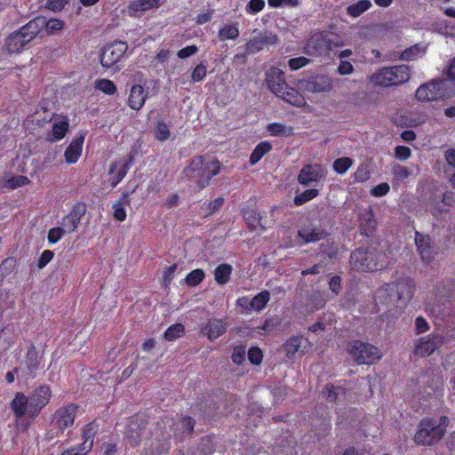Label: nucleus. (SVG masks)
<instances>
[{"label":"nucleus","instance_id":"1","mask_svg":"<svg viewBox=\"0 0 455 455\" xmlns=\"http://www.w3.org/2000/svg\"><path fill=\"white\" fill-rule=\"evenodd\" d=\"M52 395L51 387L46 384L36 387L28 395L19 391L11 401L10 408L17 419L27 417L33 421L50 403Z\"/></svg>","mask_w":455,"mask_h":455},{"label":"nucleus","instance_id":"2","mask_svg":"<svg viewBox=\"0 0 455 455\" xmlns=\"http://www.w3.org/2000/svg\"><path fill=\"white\" fill-rule=\"evenodd\" d=\"M220 163L219 160L206 162L202 156L193 157L184 168L183 176L194 180L199 190L206 188L212 178L219 174Z\"/></svg>","mask_w":455,"mask_h":455},{"label":"nucleus","instance_id":"3","mask_svg":"<svg viewBox=\"0 0 455 455\" xmlns=\"http://www.w3.org/2000/svg\"><path fill=\"white\" fill-rule=\"evenodd\" d=\"M448 424L446 417L422 419L414 435V442L418 445L432 446L444 435Z\"/></svg>","mask_w":455,"mask_h":455},{"label":"nucleus","instance_id":"4","mask_svg":"<svg viewBox=\"0 0 455 455\" xmlns=\"http://www.w3.org/2000/svg\"><path fill=\"white\" fill-rule=\"evenodd\" d=\"M451 83L447 79H433L424 83L415 92L417 101L427 103L451 98L453 92L450 89Z\"/></svg>","mask_w":455,"mask_h":455},{"label":"nucleus","instance_id":"5","mask_svg":"<svg viewBox=\"0 0 455 455\" xmlns=\"http://www.w3.org/2000/svg\"><path fill=\"white\" fill-rule=\"evenodd\" d=\"M339 36L329 31L314 33L305 45V52L311 56H323L341 46Z\"/></svg>","mask_w":455,"mask_h":455},{"label":"nucleus","instance_id":"6","mask_svg":"<svg viewBox=\"0 0 455 455\" xmlns=\"http://www.w3.org/2000/svg\"><path fill=\"white\" fill-rule=\"evenodd\" d=\"M411 76V69L407 65L387 67L371 76V82L383 87L397 86L407 83Z\"/></svg>","mask_w":455,"mask_h":455},{"label":"nucleus","instance_id":"7","mask_svg":"<svg viewBox=\"0 0 455 455\" xmlns=\"http://www.w3.org/2000/svg\"><path fill=\"white\" fill-rule=\"evenodd\" d=\"M28 26L29 21L5 38L4 49L9 54L20 53L26 46L36 37L34 29L28 28Z\"/></svg>","mask_w":455,"mask_h":455},{"label":"nucleus","instance_id":"8","mask_svg":"<svg viewBox=\"0 0 455 455\" xmlns=\"http://www.w3.org/2000/svg\"><path fill=\"white\" fill-rule=\"evenodd\" d=\"M297 86L305 92H328L333 88V80L328 75L315 74L299 79Z\"/></svg>","mask_w":455,"mask_h":455},{"label":"nucleus","instance_id":"9","mask_svg":"<svg viewBox=\"0 0 455 455\" xmlns=\"http://www.w3.org/2000/svg\"><path fill=\"white\" fill-rule=\"evenodd\" d=\"M148 425V419L144 413H136L131 416L125 428L124 440L131 447L139 445L142 439L143 432Z\"/></svg>","mask_w":455,"mask_h":455},{"label":"nucleus","instance_id":"10","mask_svg":"<svg viewBox=\"0 0 455 455\" xmlns=\"http://www.w3.org/2000/svg\"><path fill=\"white\" fill-rule=\"evenodd\" d=\"M128 50V45L124 41H115L107 44L100 55V64L106 68L116 65Z\"/></svg>","mask_w":455,"mask_h":455},{"label":"nucleus","instance_id":"11","mask_svg":"<svg viewBox=\"0 0 455 455\" xmlns=\"http://www.w3.org/2000/svg\"><path fill=\"white\" fill-rule=\"evenodd\" d=\"M326 177V170L321 164H305L299 171L297 180L304 186L308 187L312 183L322 181Z\"/></svg>","mask_w":455,"mask_h":455},{"label":"nucleus","instance_id":"12","mask_svg":"<svg viewBox=\"0 0 455 455\" xmlns=\"http://www.w3.org/2000/svg\"><path fill=\"white\" fill-rule=\"evenodd\" d=\"M78 408L76 403H69L55 411L53 422L61 433L73 427Z\"/></svg>","mask_w":455,"mask_h":455},{"label":"nucleus","instance_id":"13","mask_svg":"<svg viewBox=\"0 0 455 455\" xmlns=\"http://www.w3.org/2000/svg\"><path fill=\"white\" fill-rule=\"evenodd\" d=\"M442 344L441 336L430 334L415 341L414 353L419 356L426 357L432 355Z\"/></svg>","mask_w":455,"mask_h":455},{"label":"nucleus","instance_id":"14","mask_svg":"<svg viewBox=\"0 0 455 455\" xmlns=\"http://www.w3.org/2000/svg\"><path fill=\"white\" fill-rule=\"evenodd\" d=\"M85 212L86 205L83 202H77L72 206L70 212L65 215L61 220L62 228L66 233L70 234L77 228Z\"/></svg>","mask_w":455,"mask_h":455},{"label":"nucleus","instance_id":"15","mask_svg":"<svg viewBox=\"0 0 455 455\" xmlns=\"http://www.w3.org/2000/svg\"><path fill=\"white\" fill-rule=\"evenodd\" d=\"M28 28H32L37 36L44 28L48 34H52L61 30L64 28V21L59 19L52 18L46 20L43 16H36L29 20Z\"/></svg>","mask_w":455,"mask_h":455},{"label":"nucleus","instance_id":"16","mask_svg":"<svg viewBox=\"0 0 455 455\" xmlns=\"http://www.w3.org/2000/svg\"><path fill=\"white\" fill-rule=\"evenodd\" d=\"M24 363L26 367V374L31 379H35L37 371L43 369V355H39L34 344L30 345L28 348Z\"/></svg>","mask_w":455,"mask_h":455},{"label":"nucleus","instance_id":"17","mask_svg":"<svg viewBox=\"0 0 455 455\" xmlns=\"http://www.w3.org/2000/svg\"><path fill=\"white\" fill-rule=\"evenodd\" d=\"M277 41L278 37L276 35L265 32L251 38L245 44V50L249 54H254L268 45L275 44Z\"/></svg>","mask_w":455,"mask_h":455},{"label":"nucleus","instance_id":"18","mask_svg":"<svg viewBox=\"0 0 455 455\" xmlns=\"http://www.w3.org/2000/svg\"><path fill=\"white\" fill-rule=\"evenodd\" d=\"M393 291L395 289L399 307H405L413 295L414 284L411 279L403 278L392 283Z\"/></svg>","mask_w":455,"mask_h":455},{"label":"nucleus","instance_id":"19","mask_svg":"<svg viewBox=\"0 0 455 455\" xmlns=\"http://www.w3.org/2000/svg\"><path fill=\"white\" fill-rule=\"evenodd\" d=\"M227 323L222 319L211 318L201 325L200 333L213 341L226 332Z\"/></svg>","mask_w":455,"mask_h":455},{"label":"nucleus","instance_id":"20","mask_svg":"<svg viewBox=\"0 0 455 455\" xmlns=\"http://www.w3.org/2000/svg\"><path fill=\"white\" fill-rule=\"evenodd\" d=\"M266 82L269 90L275 93L282 92L283 89L287 88L285 74L278 68H271L266 74Z\"/></svg>","mask_w":455,"mask_h":455},{"label":"nucleus","instance_id":"21","mask_svg":"<svg viewBox=\"0 0 455 455\" xmlns=\"http://www.w3.org/2000/svg\"><path fill=\"white\" fill-rule=\"evenodd\" d=\"M148 97V91L141 84H133L127 99V106L136 111L140 110Z\"/></svg>","mask_w":455,"mask_h":455},{"label":"nucleus","instance_id":"22","mask_svg":"<svg viewBox=\"0 0 455 455\" xmlns=\"http://www.w3.org/2000/svg\"><path fill=\"white\" fill-rule=\"evenodd\" d=\"M415 243L421 259L427 263L432 262L435 259V251L432 246L430 237L416 232Z\"/></svg>","mask_w":455,"mask_h":455},{"label":"nucleus","instance_id":"23","mask_svg":"<svg viewBox=\"0 0 455 455\" xmlns=\"http://www.w3.org/2000/svg\"><path fill=\"white\" fill-rule=\"evenodd\" d=\"M347 352L358 364H370L367 361L370 358V348L368 343L353 340L347 345Z\"/></svg>","mask_w":455,"mask_h":455},{"label":"nucleus","instance_id":"24","mask_svg":"<svg viewBox=\"0 0 455 455\" xmlns=\"http://www.w3.org/2000/svg\"><path fill=\"white\" fill-rule=\"evenodd\" d=\"M351 268L357 272H367L370 269L369 251L358 248L350 255Z\"/></svg>","mask_w":455,"mask_h":455},{"label":"nucleus","instance_id":"25","mask_svg":"<svg viewBox=\"0 0 455 455\" xmlns=\"http://www.w3.org/2000/svg\"><path fill=\"white\" fill-rule=\"evenodd\" d=\"M84 139L85 136L84 134L76 136L72 140L71 143L68 146L64 152L65 161L68 164H72L78 162L82 155Z\"/></svg>","mask_w":455,"mask_h":455},{"label":"nucleus","instance_id":"26","mask_svg":"<svg viewBox=\"0 0 455 455\" xmlns=\"http://www.w3.org/2000/svg\"><path fill=\"white\" fill-rule=\"evenodd\" d=\"M196 421L189 416H183L175 423L173 436L182 442L184 438L193 433Z\"/></svg>","mask_w":455,"mask_h":455},{"label":"nucleus","instance_id":"27","mask_svg":"<svg viewBox=\"0 0 455 455\" xmlns=\"http://www.w3.org/2000/svg\"><path fill=\"white\" fill-rule=\"evenodd\" d=\"M163 3L160 0H134L127 6V12L131 17H136L139 12L159 8Z\"/></svg>","mask_w":455,"mask_h":455},{"label":"nucleus","instance_id":"28","mask_svg":"<svg viewBox=\"0 0 455 455\" xmlns=\"http://www.w3.org/2000/svg\"><path fill=\"white\" fill-rule=\"evenodd\" d=\"M275 95L295 107H303L306 104V100L303 95L298 90L290 87L288 84L287 88L283 89L282 92H278V94Z\"/></svg>","mask_w":455,"mask_h":455},{"label":"nucleus","instance_id":"29","mask_svg":"<svg viewBox=\"0 0 455 455\" xmlns=\"http://www.w3.org/2000/svg\"><path fill=\"white\" fill-rule=\"evenodd\" d=\"M242 215L251 231H254L258 228L261 230L265 229V227L260 221L261 216L255 209L251 207H245L242 210Z\"/></svg>","mask_w":455,"mask_h":455},{"label":"nucleus","instance_id":"30","mask_svg":"<svg viewBox=\"0 0 455 455\" xmlns=\"http://www.w3.org/2000/svg\"><path fill=\"white\" fill-rule=\"evenodd\" d=\"M68 129L69 123L66 116H63L60 120L54 121L51 132L52 137H48V140L52 142L61 140L66 136Z\"/></svg>","mask_w":455,"mask_h":455},{"label":"nucleus","instance_id":"31","mask_svg":"<svg viewBox=\"0 0 455 455\" xmlns=\"http://www.w3.org/2000/svg\"><path fill=\"white\" fill-rule=\"evenodd\" d=\"M326 236V232L319 228H304L298 231V237L303 240L304 243L318 242Z\"/></svg>","mask_w":455,"mask_h":455},{"label":"nucleus","instance_id":"32","mask_svg":"<svg viewBox=\"0 0 455 455\" xmlns=\"http://www.w3.org/2000/svg\"><path fill=\"white\" fill-rule=\"evenodd\" d=\"M232 272L233 267L230 264L221 263L218 265L213 271L216 283L220 285L227 284L230 281Z\"/></svg>","mask_w":455,"mask_h":455},{"label":"nucleus","instance_id":"33","mask_svg":"<svg viewBox=\"0 0 455 455\" xmlns=\"http://www.w3.org/2000/svg\"><path fill=\"white\" fill-rule=\"evenodd\" d=\"M272 144L269 141L264 140L259 142L250 156V164L254 165L259 163L266 154L272 150Z\"/></svg>","mask_w":455,"mask_h":455},{"label":"nucleus","instance_id":"34","mask_svg":"<svg viewBox=\"0 0 455 455\" xmlns=\"http://www.w3.org/2000/svg\"><path fill=\"white\" fill-rule=\"evenodd\" d=\"M426 52L427 47L425 45L417 44L413 46L405 49L401 53V59L405 61H412L423 57Z\"/></svg>","mask_w":455,"mask_h":455},{"label":"nucleus","instance_id":"35","mask_svg":"<svg viewBox=\"0 0 455 455\" xmlns=\"http://www.w3.org/2000/svg\"><path fill=\"white\" fill-rule=\"evenodd\" d=\"M267 131L271 136L289 137L293 135V127L281 123H271L267 124Z\"/></svg>","mask_w":455,"mask_h":455},{"label":"nucleus","instance_id":"36","mask_svg":"<svg viewBox=\"0 0 455 455\" xmlns=\"http://www.w3.org/2000/svg\"><path fill=\"white\" fill-rule=\"evenodd\" d=\"M269 300L270 292L267 290H264L251 299L250 307H251L254 311L259 312L267 307Z\"/></svg>","mask_w":455,"mask_h":455},{"label":"nucleus","instance_id":"37","mask_svg":"<svg viewBox=\"0 0 455 455\" xmlns=\"http://www.w3.org/2000/svg\"><path fill=\"white\" fill-rule=\"evenodd\" d=\"M301 339L302 338L300 336H292L283 345V348L287 358H294V355L301 347Z\"/></svg>","mask_w":455,"mask_h":455},{"label":"nucleus","instance_id":"38","mask_svg":"<svg viewBox=\"0 0 455 455\" xmlns=\"http://www.w3.org/2000/svg\"><path fill=\"white\" fill-rule=\"evenodd\" d=\"M239 28L237 24H226L221 27L218 32L220 40H235L239 36Z\"/></svg>","mask_w":455,"mask_h":455},{"label":"nucleus","instance_id":"39","mask_svg":"<svg viewBox=\"0 0 455 455\" xmlns=\"http://www.w3.org/2000/svg\"><path fill=\"white\" fill-rule=\"evenodd\" d=\"M99 423L96 420L87 423L82 429L84 442L91 443L93 447L94 438L99 431Z\"/></svg>","mask_w":455,"mask_h":455},{"label":"nucleus","instance_id":"40","mask_svg":"<svg viewBox=\"0 0 455 455\" xmlns=\"http://www.w3.org/2000/svg\"><path fill=\"white\" fill-rule=\"evenodd\" d=\"M94 87L105 93L106 95H114L117 92L115 83L107 78H99L94 83Z\"/></svg>","mask_w":455,"mask_h":455},{"label":"nucleus","instance_id":"41","mask_svg":"<svg viewBox=\"0 0 455 455\" xmlns=\"http://www.w3.org/2000/svg\"><path fill=\"white\" fill-rule=\"evenodd\" d=\"M132 162H133V156L130 154L128 156V160L125 161L122 164V166L118 169V171L111 178L112 187H116L118 183H120L123 180V179L126 176Z\"/></svg>","mask_w":455,"mask_h":455},{"label":"nucleus","instance_id":"42","mask_svg":"<svg viewBox=\"0 0 455 455\" xmlns=\"http://www.w3.org/2000/svg\"><path fill=\"white\" fill-rule=\"evenodd\" d=\"M31 180L22 175L10 176L4 180V186L10 189H16L20 187L28 185Z\"/></svg>","mask_w":455,"mask_h":455},{"label":"nucleus","instance_id":"43","mask_svg":"<svg viewBox=\"0 0 455 455\" xmlns=\"http://www.w3.org/2000/svg\"><path fill=\"white\" fill-rule=\"evenodd\" d=\"M318 195L319 190L317 188H308L302 193L297 194L293 199V203L296 206H300L315 198Z\"/></svg>","mask_w":455,"mask_h":455},{"label":"nucleus","instance_id":"44","mask_svg":"<svg viewBox=\"0 0 455 455\" xmlns=\"http://www.w3.org/2000/svg\"><path fill=\"white\" fill-rule=\"evenodd\" d=\"M205 274L202 268L190 271L185 277V283L189 287L199 285L204 279Z\"/></svg>","mask_w":455,"mask_h":455},{"label":"nucleus","instance_id":"45","mask_svg":"<svg viewBox=\"0 0 455 455\" xmlns=\"http://www.w3.org/2000/svg\"><path fill=\"white\" fill-rule=\"evenodd\" d=\"M370 8V0H359L357 3L350 4L347 8V13L354 18L359 17L363 12Z\"/></svg>","mask_w":455,"mask_h":455},{"label":"nucleus","instance_id":"46","mask_svg":"<svg viewBox=\"0 0 455 455\" xmlns=\"http://www.w3.org/2000/svg\"><path fill=\"white\" fill-rule=\"evenodd\" d=\"M185 328L181 323L170 325L164 331V337L168 341H173L184 334Z\"/></svg>","mask_w":455,"mask_h":455},{"label":"nucleus","instance_id":"47","mask_svg":"<svg viewBox=\"0 0 455 455\" xmlns=\"http://www.w3.org/2000/svg\"><path fill=\"white\" fill-rule=\"evenodd\" d=\"M353 160L350 157H339L333 162L332 167L336 173L344 174L352 166Z\"/></svg>","mask_w":455,"mask_h":455},{"label":"nucleus","instance_id":"48","mask_svg":"<svg viewBox=\"0 0 455 455\" xmlns=\"http://www.w3.org/2000/svg\"><path fill=\"white\" fill-rule=\"evenodd\" d=\"M223 204V197H217L214 200L209 201L208 203H204L203 204V209L204 210V216H210L215 213L222 207Z\"/></svg>","mask_w":455,"mask_h":455},{"label":"nucleus","instance_id":"49","mask_svg":"<svg viewBox=\"0 0 455 455\" xmlns=\"http://www.w3.org/2000/svg\"><path fill=\"white\" fill-rule=\"evenodd\" d=\"M207 75V65L206 61H202L197 64L192 73H191V80L193 83H198L203 81Z\"/></svg>","mask_w":455,"mask_h":455},{"label":"nucleus","instance_id":"50","mask_svg":"<svg viewBox=\"0 0 455 455\" xmlns=\"http://www.w3.org/2000/svg\"><path fill=\"white\" fill-rule=\"evenodd\" d=\"M390 291H393V287L389 283L379 287L375 292L376 302L381 304L387 303L391 297Z\"/></svg>","mask_w":455,"mask_h":455},{"label":"nucleus","instance_id":"51","mask_svg":"<svg viewBox=\"0 0 455 455\" xmlns=\"http://www.w3.org/2000/svg\"><path fill=\"white\" fill-rule=\"evenodd\" d=\"M171 135L170 129L168 125L161 121L158 122L155 127V138L158 141H165L169 139Z\"/></svg>","mask_w":455,"mask_h":455},{"label":"nucleus","instance_id":"52","mask_svg":"<svg viewBox=\"0 0 455 455\" xmlns=\"http://www.w3.org/2000/svg\"><path fill=\"white\" fill-rule=\"evenodd\" d=\"M311 60L304 56H299L296 58H291L288 60V66L291 71L299 70L307 65H308Z\"/></svg>","mask_w":455,"mask_h":455},{"label":"nucleus","instance_id":"53","mask_svg":"<svg viewBox=\"0 0 455 455\" xmlns=\"http://www.w3.org/2000/svg\"><path fill=\"white\" fill-rule=\"evenodd\" d=\"M245 346L238 345L234 347L231 359L234 363L241 365L245 361Z\"/></svg>","mask_w":455,"mask_h":455},{"label":"nucleus","instance_id":"54","mask_svg":"<svg viewBox=\"0 0 455 455\" xmlns=\"http://www.w3.org/2000/svg\"><path fill=\"white\" fill-rule=\"evenodd\" d=\"M13 338L4 329L0 330V351L5 352L13 346Z\"/></svg>","mask_w":455,"mask_h":455},{"label":"nucleus","instance_id":"55","mask_svg":"<svg viewBox=\"0 0 455 455\" xmlns=\"http://www.w3.org/2000/svg\"><path fill=\"white\" fill-rule=\"evenodd\" d=\"M66 231L60 227H55L48 231L47 240L50 244L57 243L64 236Z\"/></svg>","mask_w":455,"mask_h":455},{"label":"nucleus","instance_id":"56","mask_svg":"<svg viewBox=\"0 0 455 455\" xmlns=\"http://www.w3.org/2000/svg\"><path fill=\"white\" fill-rule=\"evenodd\" d=\"M248 359L252 365H259L263 359V352L259 347H251L248 350Z\"/></svg>","mask_w":455,"mask_h":455},{"label":"nucleus","instance_id":"57","mask_svg":"<svg viewBox=\"0 0 455 455\" xmlns=\"http://www.w3.org/2000/svg\"><path fill=\"white\" fill-rule=\"evenodd\" d=\"M265 0H250L245 7L247 13L255 14L265 8Z\"/></svg>","mask_w":455,"mask_h":455},{"label":"nucleus","instance_id":"58","mask_svg":"<svg viewBox=\"0 0 455 455\" xmlns=\"http://www.w3.org/2000/svg\"><path fill=\"white\" fill-rule=\"evenodd\" d=\"M336 390H337V388L333 385L327 384L323 388L322 393L327 401L333 403L337 400V397H338V393Z\"/></svg>","mask_w":455,"mask_h":455},{"label":"nucleus","instance_id":"59","mask_svg":"<svg viewBox=\"0 0 455 455\" xmlns=\"http://www.w3.org/2000/svg\"><path fill=\"white\" fill-rule=\"evenodd\" d=\"M355 180L359 182L366 181L370 179V170L367 165H361L354 174Z\"/></svg>","mask_w":455,"mask_h":455},{"label":"nucleus","instance_id":"60","mask_svg":"<svg viewBox=\"0 0 455 455\" xmlns=\"http://www.w3.org/2000/svg\"><path fill=\"white\" fill-rule=\"evenodd\" d=\"M54 257V252L50 250H44L38 258L37 267H44Z\"/></svg>","mask_w":455,"mask_h":455},{"label":"nucleus","instance_id":"61","mask_svg":"<svg viewBox=\"0 0 455 455\" xmlns=\"http://www.w3.org/2000/svg\"><path fill=\"white\" fill-rule=\"evenodd\" d=\"M329 288L335 296L339 295L342 288L341 277L339 275L331 277L329 281Z\"/></svg>","mask_w":455,"mask_h":455},{"label":"nucleus","instance_id":"62","mask_svg":"<svg viewBox=\"0 0 455 455\" xmlns=\"http://www.w3.org/2000/svg\"><path fill=\"white\" fill-rule=\"evenodd\" d=\"M114 218L119 221H124L126 219V211L122 203L117 202L113 204Z\"/></svg>","mask_w":455,"mask_h":455},{"label":"nucleus","instance_id":"63","mask_svg":"<svg viewBox=\"0 0 455 455\" xmlns=\"http://www.w3.org/2000/svg\"><path fill=\"white\" fill-rule=\"evenodd\" d=\"M68 2L69 0H47L46 6L48 9L57 12L61 11Z\"/></svg>","mask_w":455,"mask_h":455},{"label":"nucleus","instance_id":"64","mask_svg":"<svg viewBox=\"0 0 455 455\" xmlns=\"http://www.w3.org/2000/svg\"><path fill=\"white\" fill-rule=\"evenodd\" d=\"M198 52V48L196 45H188L186 46L177 52V56L180 59H186L188 58L194 54H196Z\"/></svg>","mask_w":455,"mask_h":455}]
</instances>
